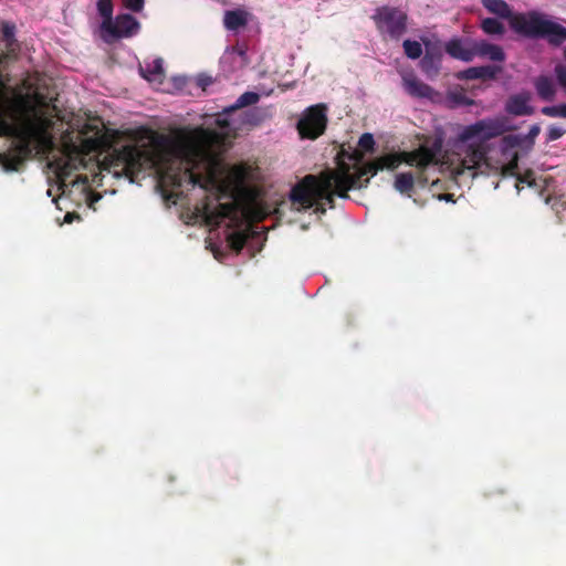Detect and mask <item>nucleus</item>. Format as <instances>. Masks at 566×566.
I'll return each mask as SVG.
<instances>
[{"label": "nucleus", "instance_id": "obj_17", "mask_svg": "<svg viewBox=\"0 0 566 566\" xmlns=\"http://www.w3.org/2000/svg\"><path fill=\"white\" fill-rule=\"evenodd\" d=\"M475 52L479 56H486L492 61H503L504 53L497 45L490 44L485 41H476Z\"/></svg>", "mask_w": 566, "mask_h": 566}, {"label": "nucleus", "instance_id": "obj_2", "mask_svg": "<svg viewBox=\"0 0 566 566\" xmlns=\"http://www.w3.org/2000/svg\"><path fill=\"white\" fill-rule=\"evenodd\" d=\"M442 143L434 140L430 146L422 145L410 153L390 154L379 158L375 163L363 165L358 154L348 156L349 164L342 160L337 169H327L319 175H307L300 180L290 192L292 208L303 211L313 208L315 212L323 213L326 207L332 208L334 197H346V192L353 188H360L367 181H361L366 175H375L379 169H395L401 163L419 169L413 177L410 172H401L396 176L395 189L400 193L410 191L415 181L424 185L428 178L423 175L427 168L437 166Z\"/></svg>", "mask_w": 566, "mask_h": 566}, {"label": "nucleus", "instance_id": "obj_27", "mask_svg": "<svg viewBox=\"0 0 566 566\" xmlns=\"http://www.w3.org/2000/svg\"><path fill=\"white\" fill-rule=\"evenodd\" d=\"M554 72L558 84L566 91V66L557 64Z\"/></svg>", "mask_w": 566, "mask_h": 566}, {"label": "nucleus", "instance_id": "obj_32", "mask_svg": "<svg viewBox=\"0 0 566 566\" xmlns=\"http://www.w3.org/2000/svg\"><path fill=\"white\" fill-rule=\"evenodd\" d=\"M174 81L176 82V86L179 88L185 84L184 77H175Z\"/></svg>", "mask_w": 566, "mask_h": 566}, {"label": "nucleus", "instance_id": "obj_3", "mask_svg": "<svg viewBox=\"0 0 566 566\" xmlns=\"http://www.w3.org/2000/svg\"><path fill=\"white\" fill-rule=\"evenodd\" d=\"M511 129L505 117H488L469 125L459 126L455 137L451 140L452 151L443 157L441 166L453 175L473 171L488 166L486 153L482 145Z\"/></svg>", "mask_w": 566, "mask_h": 566}, {"label": "nucleus", "instance_id": "obj_11", "mask_svg": "<svg viewBox=\"0 0 566 566\" xmlns=\"http://www.w3.org/2000/svg\"><path fill=\"white\" fill-rule=\"evenodd\" d=\"M224 72L241 70L248 64L247 51L243 46L227 49L220 60Z\"/></svg>", "mask_w": 566, "mask_h": 566}, {"label": "nucleus", "instance_id": "obj_34", "mask_svg": "<svg viewBox=\"0 0 566 566\" xmlns=\"http://www.w3.org/2000/svg\"><path fill=\"white\" fill-rule=\"evenodd\" d=\"M199 83H200L201 85H207V84H209V83H210V78H208V77H205V78H203V77H200V78H199Z\"/></svg>", "mask_w": 566, "mask_h": 566}, {"label": "nucleus", "instance_id": "obj_10", "mask_svg": "<svg viewBox=\"0 0 566 566\" xmlns=\"http://www.w3.org/2000/svg\"><path fill=\"white\" fill-rule=\"evenodd\" d=\"M476 41L453 39L446 44L447 53L458 60L470 62L476 56Z\"/></svg>", "mask_w": 566, "mask_h": 566}, {"label": "nucleus", "instance_id": "obj_16", "mask_svg": "<svg viewBox=\"0 0 566 566\" xmlns=\"http://www.w3.org/2000/svg\"><path fill=\"white\" fill-rule=\"evenodd\" d=\"M402 81L405 90L412 96L430 98L433 94L430 86L422 83L413 75H403Z\"/></svg>", "mask_w": 566, "mask_h": 566}, {"label": "nucleus", "instance_id": "obj_29", "mask_svg": "<svg viewBox=\"0 0 566 566\" xmlns=\"http://www.w3.org/2000/svg\"><path fill=\"white\" fill-rule=\"evenodd\" d=\"M0 165H2L6 171H11L17 169V163L13 160L7 159L3 155L0 154Z\"/></svg>", "mask_w": 566, "mask_h": 566}, {"label": "nucleus", "instance_id": "obj_28", "mask_svg": "<svg viewBox=\"0 0 566 566\" xmlns=\"http://www.w3.org/2000/svg\"><path fill=\"white\" fill-rule=\"evenodd\" d=\"M123 4L132 11L140 12L144 9L145 0H123Z\"/></svg>", "mask_w": 566, "mask_h": 566}, {"label": "nucleus", "instance_id": "obj_4", "mask_svg": "<svg viewBox=\"0 0 566 566\" xmlns=\"http://www.w3.org/2000/svg\"><path fill=\"white\" fill-rule=\"evenodd\" d=\"M484 8L501 18H509L510 25L517 34L526 38H546L553 44H559L566 40V28L554 18L538 12L512 14L509 4L504 0H482Z\"/></svg>", "mask_w": 566, "mask_h": 566}, {"label": "nucleus", "instance_id": "obj_7", "mask_svg": "<svg viewBox=\"0 0 566 566\" xmlns=\"http://www.w3.org/2000/svg\"><path fill=\"white\" fill-rule=\"evenodd\" d=\"M326 107L322 104L308 107L297 124V129L303 138H317L326 127Z\"/></svg>", "mask_w": 566, "mask_h": 566}, {"label": "nucleus", "instance_id": "obj_33", "mask_svg": "<svg viewBox=\"0 0 566 566\" xmlns=\"http://www.w3.org/2000/svg\"><path fill=\"white\" fill-rule=\"evenodd\" d=\"M439 199H441V200H446V201H452V195H449V193L441 195V196L439 197Z\"/></svg>", "mask_w": 566, "mask_h": 566}, {"label": "nucleus", "instance_id": "obj_9", "mask_svg": "<svg viewBox=\"0 0 566 566\" xmlns=\"http://www.w3.org/2000/svg\"><path fill=\"white\" fill-rule=\"evenodd\" d=\"M139 73L156 90L163 91V92H169L168 88L163 87L164 78H165L163 59L153 57V59L145 60L144 63L139 65Z\"/></svg>", "mask_w": 566, "mask_h": 566}, {"label": "nucleus", "instance_id": "obj_15", "mask_svg": "<svg viewBox=\"0 0 566 566\" xmlns=\"http://www.w3.org/2000/svg\"><path fill=\"white\" fill-rule=\"evenodd\" d=\"M251 14L242 9L230 10L224 13L223 23L227 30L238 31L248 24Z\"/></svg>", "mask_w": 566, "mask_h": 566}, {"label": "nucleus", "instance_id": "obj_23", "mask_svg": "<svg viewBox=\"0 0 566 566\" xmlns=\"http://www.w3.org/2000/svg\"><path fill=\"white\" fill-rule=\"evenodd\" d=\"M542 114L554 118H566V103L553 106H545L541 109Z\"/></svg>", "mask_w": 566, "mask_h": 566}, {"label": "nucleus", "instance_id": "obj_14", "mask_svg": "<svg viewBox=\"0 0 566 566\" xmlns=\"http://www.w3.org/2000/svg\"><path fill=\"white\" fill-rule=\"evenodd\" d=\"M534 87L539 98L552 102L556 97L557 87L554 80L547 75H541L535 78Z\"/></svg>", "mask_w": 566, "mask_h": 566}, {"label": "nucleus", "instance_id": "obj_5", "mask_svg": "<svg viewBox=\"0 0 566 566\" xmlns=\"http://www.w3.org/2000/svg\"><path fill=\"white\" fill-rule=\"evenodd\" d=\"M140 24L136 18L128 13L119 14L112 21L101 23L99 32L105 42L120 38H130L138 33Z\"/></svg>", "mask_w": 566, "mask_h": 566}, {"label": "nucleus", "instance_id": "obj_8", "mask_svg": "<svg viewBox=\"0 0 566 566\" xmlns=\"http://www.w3.org/2000/svg\"><path fill=\"white\" fill-rule=\"evenodd\" d=\"M525 140L523 135H507L501 140V151L506 159V163L502 165L501 169L506 175H515L518 161V154L516 148L522 145Z\"/></svg>", "mask_w": 566, "mask_h": 566}, {"label": "nucleus", "instance_id": "obj_35", "mask_svg": "<svg viewBox=\"0 0 566 566\" xmlns=\"http://www.w3.org/2000/svg\"><path fill=\"white\" fill-rule=\"evenodd\" d=\"M72 217H73V216H72L71 213H67V214L65 216V222H67V223L72 222Z\"/></svg>", "mask_w": 566, "mask_h": 566}, {"label": "nucleus", "instance_id": "obj_30", "mask_svg": "<svg viewBox=\"0 0 566 566\" xmlns=\"http://www.w3.org/2000/svg\"><path fill=\"white\" fill-rule=\"evenodd\" d=\"M539 132H541V127L538 125H533L530 128L527 136H524V137H525V139L528 138L531 144H533L534 139L538 136Z\"/></svg>", "mask_w": 566, "mask_h": 566}, {"label": "nucleus", "instance_id": "obj_1", "mask_svg": "<svg viewBox=\"0 0 566 566\" xmlns=\"http://www.w3.org/2000/svg\"><path fill=\"white\" fill-rule=\"evenodd\" d=\"M255 92L243 93L237 102L222 113L207 122V128H193L180 132L170 140L156 132L137 127L123 135L119 147L105 155L102 160L93 161L101 146V132L96 120L78 128L76 140L65 142L59 156L49 166L56 175L63 195L78 191L85 203L94 209L101 199L88 187V177L78 175L67 182V177L90 165L97 166L114 177H133L142 171L155 170L163 188L171 196L184 193V187L198 186L209 191V199L197 207V218L210 227L209 241L214 256L218 258L213 241L226 242L231 249L240 251L252 231V222L262 220L271 212L258 187L261 178L259 168L240 164L227 166L220 155L228 138L239 128L233 113L259 102ZM98 174L93 176L97 181Z\"/></svg>", "mask_w": 566, "mask_h": 566}, {"label": "nucleus", "instance_id": "obj_31", "mask_svg": "<svg viewBox=\"0 0 566 566\" xmlns=\"http://www.w3.org/2000/svg\"><path fill=\"white\" fill-rule=\"evenodd\" d=\"M518 182H523V184H527V185H532V180L530 179V176H523V177H518Z\"/></svg>", "mask_w": 566, "mask_h": 566}, {"label": "nucleus", "instance_id": "obj_18", "mask_svg": "<svg viewBox=\"0 0 566 566\" xmlns=\"http://www.w3.org/2000/svg\"><path fill=\"white\" fill-rule=\"evenodd\" d=\"M495 73L496 69L493 66H474L461 72L459 77L465 80L491 78Z\"/></svg>", "mask_w": 566, "mask_h": 566}, {"label": "nucleus", "instance_id": "obj_26", "mask_svg": "<svg viewBox=\"0 0 566 566\" xmlns=\"http://www.w3.org/2000/svg\"><path fill=\"white\" fill-rule=\"evenodd\" d=\"M374 137L371 134H364L358 142L359 147L365 151H370L374 147Z\"/></svg>", "mask_w": 566, "mask_h": 566}, {"label": "nucleus", "instance_id": "obj_25", "mask_svg": "<svg viewBox=\"0 0 566 566\" xmlns=\"http://www.w3.org/2000/svg\"><path fill=\"white\" fill-rule=\"evenodd\" d=\"M565 128L557 126V125H551L547 128V142H553L559 139L565 134Z\"/></svg>", "mask_w": 566, "mask_h": 566}, {"label": "nucleus", "instance_id": "obj_22", "mask_svg": "<svg viewBox=\"0 0 566 566\" xmlns=\"http://www.w3.org/2000/svg\"><path fill=\"white\" fill-rule=\"evenodd\" d=\"M482 29L488 34H501L504 30L502 23L492 18L482 21Z\"/></svg>", "mask_w": 566, "mask_h": 566}, {"label": "nucleus", "instance_id": "obj_12", "mask_svg": "<svg viewBox=\"0 0 566 566\" xmlns=\"http://www.w3.org/2000/svg\"><path fill=\"white\" fill-rule=\"evenodd\" d=\"M505 111L514 116L533 114L534 109L531 105V94L523 92L512 95L505 104Z\"/></svg>", "mask_w": 566, "mask_h": 566}, {"label": "nucleus", "instance_id": "obj_13", "mask_svg": "<svg viewBox=\"0 0 566 566\" xmlns=\"http://www.w3.org/2000/svg\"><path fill=\"white\" fill-rule=\"evenodd\" d=\"M426 54L421 60V70L428 77L437 75L441 63V50L437 49L430 42H424Z\"/></svg>", "mask_w": 566, "mask_h": 566}, {"label": "nucleus", "instance_id": "obj_36", "mask_svg": "<svg viewBox=\"0 0 566 566\" xmlns=\"http://www.w3.org/2000/svg\"><path fill=\"white\" fill-rule=\"evenodd\" d=\"M271 92H272V91L270 90V91H268V92H263V94H264V95H270V94H271Z\"/></svg>", "mask_w": 566, "mask_h": 566}, {"label": "nucleus", "instance_id": "obj_21", "mask_svg": "<svg viewBox=\"0 0 566 566\" xmlns=\"http://www.w3.org/2000/svg\"><path fill=\"white\" fill-rule=\"evenodd\" d=\"M15 27L13 24L6 23L2 27V38L6 42L7 49L9 52H12L14 50V43H15Z\"/></svg>", "mask_w": 566, "mask_h": 566}, {"label": "nucleus", "instance_id": "obj_24", "mask_svg": "<svg viewBox=\"0 0 566 566\" xmlns=\"http://www.w3.org/2000/svg\"><path fill=\"white\" fill-rule=\"evenodd\" d=\"M449 101L455 105V106H460V105H472L474 102L467 97L463 93H460V92H452L449 94Z\"/></svg>", "mask_w": 566, "mask_h": 566}, {"label": "nucleus", "instance_id": "obj_6", "mask_svg": "<svg viewBox=\"0 0 566 566\" xmlns=\"http://www.w3.org/2000/svg\"><path fill=\"white\" fill-rule=\"evenodd\" d=\"M374 20L382 34L398 39L406 30L407 15L401 10L382 7L376 10Z\"/></svg>", "mask_w": 566, "mask_h": 566}, {"label": "nucleus", "instance_id": "obj_19", "mask_svg": "<svg viewBox=\"0 0 566 566\" xmlns=\"http://www.w3.org/2000/svg\"><path fill=\"white\" fill-rule=\"evenodd\" d=\"M98 15L102 18V23L113 20V0H98L96 3Z\"/></svg>", "mask_w": 566, "mask_h": 566}, {"label": "nucleus", "instance_id": "obj_20", "mask_svg": "<svg viewBox=\"0 0 566 566\" xmlns=\"http://www.w3.org/2000/svg\"><path fill=\"white\" fill-rule=\"evenodd\" d=\"M403 50L406 55L412 60L420 57L423 52L421 43L411 40H406L403 42Z\"/></svg>", "mask_w": 566, "mask_h": 566}, {"label": "nucleus", "instance_id": "obj_37", "mask_svg": "<svg viewBox=\"0 0 566 566\" xmlns=\"http://www.w3.org/2000/svg\"><path fill=\"white\" fill-rule=\"evenodd\" d=\"M564 57L566 60V48L564 49Z\"/></svg>", "mask_w": 566, "mask_h": 566}]
</instances>
